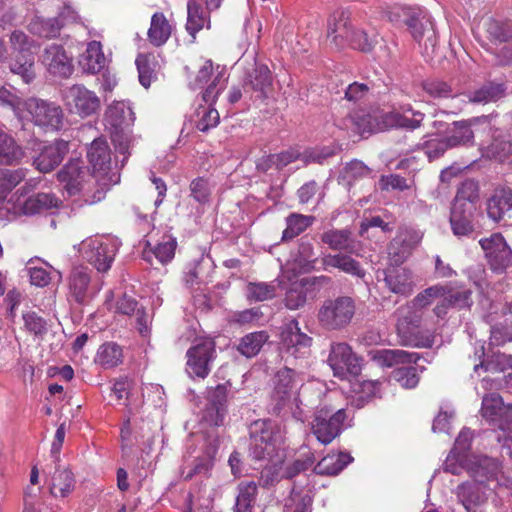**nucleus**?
Wrapping results in <instances>:
<instances>
[{
  "label": "nucleus",
  "instance_id": "obj_1",
  "mask_svg": "<svg viewBox=\"0 0 512 512\" xmlns=\"http://www.w3.org/2000/svg\"><path fill=\"white\" fill-rule=\"evenodd\" d=\"M57 176L70 196L79 194L87 204H95L105 196L104 189L92 181V175L80 159H71Z\"/></svg>",
  "mask_w": 512,
  "mask_h": 512
},
{
  "label": "nucleus",
  "instance_id": "obj_2",
  "mask_svg": "<svg viewBox=\"0 0 512 512\" xmlns=\"http://www.w3.org/2000/svg\"><path fill=\"white\" fill-rule=\"evenodd\" d=\"M134 121V112L125 101L113 102L105 111V127L110 133L116 150L124 155V159L129 154L131 142L130 127L134 124Z\"/></svg>",
  "mask_w": 512,
  "mask_h": 512
},
{
  "label": "nucleus",
  "instance_id": "obj_3",
  "mask_svg": "<svg viewBox=\"0 0 512 512\" xmlns=\"http://www.w3.org/2000/svg\"><path fill=\"white\" fill-rule=\"evenodd\" d=\"M348 419L347 409L332 401L317 406L311 421V432L323 445L330 444L343 431Z\"/></svg>",
  "mask_w": 512,
  "mask_h": 512
},
{
  "label": "nucleus",
  "instance_id": "obj_4",
  "mask_svg": "<svg viewBox=\"0 0 512 512\" xmlns=\"http://www.w3.org/2000/svg\"><path fill=\"white\" fill-rule=\"evenodd\" d=\"M250 456L255 460H271L278 456L283 435L280 426L271 420H257L250 428Z\"/></svg>",
  "mask_w": 512,
  "mask_h": 512
},
{
  "label": "nucleus",
  "instance_id": "obj_5",
  "mask_svg": "<svg viewBox=\"0 0 512 512\" xmlns=\"http://www.w3.org/2000/svg\"><path fill=\"white\" fill-rule=\"evenodd\" d=\"M66 300L70 305L83 306L98 294L101 289L98 281L93 279V272L86 266H75L66 281Z\"/></svg>",
  "mask_w": 512,
  "mask_h": 512
},
{
  "label": "nucleus",
  "instance_id": "obj_6",
  "mask_svg": "<svg viewBox=\"0 0 512 512\" xmlns=\"http://www.w3.org/2000/svg\"><path fill=\"white\" fill-rule=\"evenodd\" d=\"M355 310V303L348 296L326 299L318 309L317 320L326 330H341L350 324Z\"/></svg>",
  "mask_w": 512,
  "mask_h": 512
},
{
  "label": "nucleus",
  "instance_id": "obj_7",
  "mask_svg": "<svg viewBox=\"0 0 512 512\" xmlns=\"http://www.w3.org/2000/svg\"><path fill=\"white\" fill-rule=\"evenodd\" d=\"M24 112L27 113L25 117H29L35 125L45 130L58 131L63 125L62 108L55 103L30 98L24 102Z\"/></svg>",
  "mask_w": 512,
  "mask_h": 512
},
{
  "label": "nucleus",
  "instance_id": "obj_8",
  "mask_svg": "<svg viewBox=\"0 0 512 512\" xmlns=\"http://www.w3.org/2000/svg\"><path fill=\"white\" fill-rule=\"evenodd\" d=\"M302 383L303 379L293 369L285 367L277 372L272 395V412L274 414H280L291 404L292 400L298 406L296 394Z\"/></svg>",
  "mask_w": 512,
  "mask_h": 512
},
{
  "label": "nucleus",
  "instance_id": "obj_9",
  "mask_svg": "<svg viewBox=\"0 0 512 512\" xmlns=\"http://www.w3.org/2000/svg\"><path fill=\"white\" fill-rule=\"evenodd\" d=\"M186 372L191 378H206L216 357L215 343L211 339L197 341L186 353Z\"/></svg>",
  "mask_w": 512,
  "mask_h": 512
},
{
  "label": "nucleus",
  "instance_id": "obj_10",
  "mask_svg": "<svg viewBox=\"0 0 512 512\" xmlns=\"http://www.w3.org/2000/svg\"><path fill=\"white\" fill-rule=\"evenodd\" d=\"M79 253L97 271L106 272L114 260L115 248L107 239L90 237L80 243Z\"/></svg>",
  "mask_w": 512,
  "mask_h": 512
},
{
  "label": "nucleus",
  "instance_id": "obj_11",
  "mask_svg": "<svg viewBox=\"0 0 512 512\" xmlns=\"http://www.w3.org/2000/svg\"><path fill=\"white\" fill-rule=\"evenodd\" d=\"M327 363L335 377L346 379L361 371L360 359L345 342L332 343Z\"/></svg>",
  "mask_w": 512,
  "mask_h": 512
},
{
  "label": "nucleus",
  "instance_id": "obj_12",
  "mask_svg": "<svg viewBox=\"0 0 512 512\" xmlns=\"http://www.w3.org/2000/svg\"><path fill=\"white\" fill-rule=\"evenodd\" d=\"M484 256L490 268L497 273H503L512 265V249L500 233L479 240Z\"/></svg>",
  "mask_w": 512,
  "mask_h": 512
},
{
  "label": "nucleus",
  "instance_id": "obj_13",
  "mask_svg": "<svg viewBox=\"0 0 512 512\" xmlns=\"http://www.w3.org/2000/svg\"><path fill=\"white\" fill-rule=\"evenodd\" d=\"M63 100L70 112L82 118L95 114L100 108V99L95 92L79 84L65 89Z\"/></svg>",
  "mask_w": 512,
  "mask_h": 512
},
{
  "label": "nucleus",
  "instance_id": "obj_14",
  "mask_svg": "<svg viewBox=\"0 0 512 512\" xmlns=\"http://www.w3.org/2000/svg\"><path fill=\"white\" fill-rule=\"evenodd\" d=\"M482 417L493 427L505 432L512 425V404L505 405L496 393L483 396Z\"/></svg>",
  "mask_w": 512,
  "mask_h": 512
},
{
  "label": "nucleus",
  "instance_id": "obj_15",
  "mask_svg": "<svg viewBox=\"0 0 512 512\" xmlns=\"http://www.w3.org/2000/svg\"><path fill=\"white\" fill-rule=\"evenodd\" d=\"M211 78L212 80L208 84L202 96L206 103L215 102L220 92L225 89L226 78L224 77V73L222 71H218L214 75L212 61L206 60L199 68L195 78L189 83L192 89H200L203 88Z\"/></svg>",
  "mask_w": 512,
  "mask_h": 512
},
{
  "label": "nucleus",
  "instance_id": "obj_16",
  "mask_svg": "<svg viewBox=\"0 0 512 512\" xmlns=\"http://www.w3.org/2000/svg\"><path fill=\"white\" fill-rule=\"evenodd\" d=\"M408 26L413 39L423 46V54L431 56L437 44V35L433 21L430 17L415 13L404 20Z\"/></svg>",
  "mask_w": 512,
  "mask_h": 512
},
{
  "label": "nucleus",
  "instance_id": "obj_17",
  "mask_svg": "<svg viewBox=\"0 0 512 512\" xmlns=\"http://www.w3.org/2000/svg\"><path fill=\"white\" fill-rule=\"evenodd\" d=\"M455 495L466 512H484L488 500V488L482 481H466L456 487Z\"/></svg>",
  "mask_w": 512,
  "mask_h": 512
},
{
  "label": "nucleus",
  "instance_id": "obj_18",
  "mask_svg": "<svg viewBox=\"0 0 512 512\" xmlns=\"http://www.w3.org/2000/svg\"><path fill=\"white\" fill-rule=\"evenodd\" d=\"M41 61L54 76L68 78L73 72L72 58L67 55L62 45L50 44L45 47Z\"/></svg>",
  "mask_w": 512,
  "mask_h": 512
},
{
  "label": "nucleus",
  "instance_id": "obj_19",
  "mask_svg": "<svg viewBox=\"0 0 512 512\" xmlns=\"http://www.w3.org/2000/svg\"><path fill=\"white\" fill-rule=\"evenodd\" d=\"M208 403L203 411L202 419L210 426L223 424L226 415L227 389L218 385L208 392Z\"/></svg>",
  "mask_w": 512,
  "mask_h": 512
},
{
  "label": "nucleus",
  "instance_id": "obj_20",
  "mask_svg": "<svg viewBox=\"0 0 512 512\" xmlns=\"http://www.w3.org/2000/svg\"><path fill=\"white\" fill-rule=\"evenodd\" d=\"M281 341L287 352L297 357L298 354L307 353L312 338L301 331L296 320H291L282 330Z\"/></svg>",
  "mask_w": 512,
  "mask_h": 512
},
{
  "label": "nucleus",
  "instance_id": "obj_21",
  "mask_svg": "<svg viewBox=\"0 0 512 512\" xmlns=\"http://www.w3.org/2000/svg\"><path fill=\"white\" fill-rule=\"evenodd\" d=\"M475 212L476 207H473L472 205H468V207L451 205L449 223L452 233L456 237H468L474 232Z\"/></svg>",
  "mask_w": 512,
  "mask_h": 512
},
{
  "label": "nucleus",
  "instance_id": "obj_22",
  "mask_svg": "<svg viewBox=\"0 0 512 512\" xmlns=\"http://www.w3.org/2000/svg\"><path fill=\"white\" fill-rule=\"evenodd\" d=\"M67 152L68 142L57 140L41 148L40 153L33 160V165L40 172H50L62 162Z\"/></svg>",
  "mask_w": 512,
  "mask_h": 512
},
{
  "label": "nucleus",
  "instance_id": "obj_23",
  "mask_svg": "<svg viewBox=\"0 0 512 512\" xmlns=\"http://www.w3.org/2000/svg\"><path fill=\"white\" fill-rule=\"evenodd\" d=\"M479 123H488V117H474L468 120L453 122L446 136L450 147L455 148L458 146L472 145L474 141L472 127Z\"/></svg>",
  "mask_w": 512,
  "mask_h": 512
},
{
  "label": "nucleus",
  "instance_id": "obj_24",
  "mask_svg": "<svg viewBox=\"0 0 512 512\" xmlns=\"http://www.w3.org/2000/svg\"><path fill=\"white\" fill-rule=\"evenodd\" d=\"M385 283L388 289L399 295H410L415 287L413 273L406 267L393 266L385 270Z\"/></svg>",
  "mask_w": 512,
  "mask_h": 512
},
{
  "label": "nucleus",
  "instance_id": "obj_25",
  "mask_svg": "<svg viewBox=\"0 0 512 512\" xmlns=\"http://www.w3.org/2000/svg\"><path fill=\"white\" fill-rule=\"evenodd\" d=\"M174 29L173 20L166 17L163 12L157 11L151 17L147 40L153 47H162L168 42Z\"/></svg>",
  "mask_w": 512,
  "mask_h": 512
},
{
  "label": "nucleus",
  "instance_id": "obj_26",
  "mask_svg": "<svg viewBox=\"0 0 512 512\" xmlns=\"http://www.w3.org/2000/svg\"><path fill=\"white\" fill-rule=\"evenodd\" d=\"M500 465L497 460L487 456L466 457V471L477 481H490L499 473Z\"/></svg>",
  "mask_w": 512,
  "mask_h": 512
},
{
  "label": "nucleus",
  "instance_id": "obj_27",
  "mask_svg": "<svg viewBox=\"0 0 512 512\" xmlns=\"http://www.w3.org/2000/svg\"><path fill=\"white\" fill-rule=\"evenodd\" d=\"M245 87L256 93L257 98L267 99L273 91V78L269 68L264 64L256 65L247 75Z\"/></svg>",
  "mask_w": 512,
  "mask_h": 512
},
{
  "label": "nucleus",
  "instance_id": "obj_28",
  "mask_svg": "<svg viewBox=\"0 0 512 512\" xmlns=\"http://www.w3.org/2000/svg\"><path fill=\"white\" fill-rule=\"evenodd\" d=\"M316 278H301L293 281L285 293V306L290 310L302 308L311 294Z\"/></svg>",
  "mask_w": 512,
  "mask_h": 512
},
{
  "label": "nucleus",
  "instance_id": "obj_29",
  "mask_svg": "<svg viewBox=\"0 0 512 512\" xmlns=\"http://www.w3.org/2000/svg\"><path fill=\"white\" fill-rule=\"evenodd\" d=\"M512 210V188L498 187L487 201V214L490 219L499 222Z\"/></svg>",
  "mask_w": 512,
  "mask_h": 512
},
{
  "label": "nucleus",
  "instance_id": "obj_30",
  "mask_svg": "<svg viewBox=\"0 0 512 512\" xmlns=\"http://www.w3.org/2000/svg\"><path fill=\"white\" fill-rule=\"evenodd\" d=\"M350 16L346 12H341L328 22L327 36L337 47H342L348 42L351 35L355 33Z\"/></svg>",
  "mask_w": 512,
  "mask_h": 512
},
{
  "label": "nucleus",
  "instance_id": "obj_31",
  "mask_svg": "<svg viewBox=\"0 0 512 512\" xmlns=\"http://www.w3.org/2000/svg\"><path fill=\"white\" fill-rule=\"evenodd\" d=\"M87 159L94 173H105L111 166V150L104 138H96L87 149Z\"/></svg>",
  "mask_w": 512,
  "mask_h": 512
},
{
  "label": "nucleus",
  "instance_id": "obj_32",
  "mask_svg": "<svg viewBox=\"0 0 512 512\" xmlns=\"http://www.w3.org/2000/svg\"><path fill=\"white\" fill-rule=\"evenodd\" d=\"M418 239L411 233H402L396 236L388 246V255L391 262L402 264L411 255L418 244Z\"/></svg>",
  "mask_w": 512,
  "mask_h": 512
},
{
  "label": "nucleus",
  "instance_id": "obj_33",
  "mask_svg": "<svg viewBox=\"0 0 512 512\" xmlns=\"http://www.w3.org/2000/svg\"><path fill=\"white\" fill-rule=\"evenodd\" d=\"M336 125L341 129L352 131L356 134H370L376 130L375 120L373 117L363 111H356L340 121Z\"/></svg>",
  "mask_w": 512,
  "mask_h": 512
},
{
  "label": "nucleus",
  "instance_id": "obj_34",
  "mask_svg": "<svg viewBox=\"0 0 512 512\" xmlns=\"http://www.w3.org/2000/svg\"><path fill=\"white\" fill-rule=\"evenodd\" d=\"M106 64V58L102 52L100 42L91 41L88 43L85 52L81 55L79 65L82 70L89 74L99 73Z\"/></svg>",
  "mask_w": 512,
  "mask_h": 512
},
{
  "label": "nucleus",
  "instance_id": "obj_35",
  "mask_svg": "<svg viewBox=\"0 0 512 512\" xmlns=\"http://www.w3.org/2000/svg\"><path fill=\"white\" fill-rule=\"evenodd\" d=\"M64 15L61 13L55 18L35 17L29 23V31L43 38H54L60 34V30L64 26Z\"/></svg>",
  "mask_w": 512,
  "mask_h": 512
},
{
  "label": "nucleus",
  "instance_id": "obj_36",
  "mask_svg": "<svg viewBox=\"0 0 512 512\" xmlns=\"http://www.w3.org/2000/svg\"><path fill=\"white\" fill-rule=\"evenodd\" d=\"M321 263L324 270H327L329 267H333L338 268L344 273L360 278L364 277L365 275V272L360 266L359 262L348 255L327 254L322 258Z\"/></svg>",
  "mask_w": 512,
  "mask_h": 512
},
{
  "label": "nucleus",
  "instance_id": "obj_37",
  "mask_svg": "<svg viewBox=\"0 0 512 512\" xmlns=\"http://www.w3.org/2000/svg\"><path fill=\"white\" fill-rule=\"evenodd\" d=\"M352 461L353 457L345 452L328 454L316 464L314 471L319 475L335 476Z\"/></svg>",
  "mask_w": 512,
  "mask_h": 512
},
{
  "label": "nucleus",
  "instance_id": "obj_38",
  "mask_svg": "<svg viewBox=\"0 0 512 512\" xmlns=\"http://www.w3.org/2000/svg\"><path fill=\"white\" fill-rule=\"evenodd\" d=\"M435 335L428 329L407 330L406 324L400 325V341L405 346H412L417 348H431L434 344Z\"/></svg>",
  "mask_w": 512,
  "mask_h": 512
},
{
  "label": "nucleus",
  "instance_id": "obj_39",
  "mask_svg": "<svg viewBox=\"0 0 512 512\" xmlns=\"http://www.w3.org/2000/svg\"><path fill=\"white\" fill-rule=\"evenodd\" d=\"M321 241L332 250L352 253L355 250V241L348 229H331L321 235Z\"/></svg>",
  "mask_w": 512,
  "mask_h": 512
},
{
  "label": "nucleus",
  "instance_id": "obj_40",
  "mask_svg": "<svg viewBox=\"0 0 512 512\" xmlns=\"http://www.w3.org/2000/svg\"><path fill=\"white\" fill-rule=\"evenodd\" d=\"M258 493L257 483L242 481L237 486V495L233 512H252Z\"/></svg>",
  "mask_w": 512,
  "mask_h": 512
},
{
  "label": "nucleus",
  "instance_id": "obj_41",
  "mask_svg": "<svg viewBox=\"0 0 512 512\" xmlns=\"http://www.w3.org/2000/svg\"><path fill=\"white\" fill-rule=\"evenodd\" d=\"M61 201L51 193H37L25 200L22 211L25 215H33L44 211L56 209Z\"/></svg>",
  "mask_w": 512,
  "mask_h": 512
},
{
  "label": "nucleus",
  "instance_id": "obj_42",
  "mask_svg": "<svg viewBox=\"0 0 512 512\" xmlns=\"http://www.w3.org/2000/svg\"><path fill=\"white\" fill-rule=\"evenodd\" d=\"M420 356L418 353L407 352L405 350L400 349H384L377 351L374 356V359L378 361L379 364L392 367L398 364H410L417 363Z\"/></svg>",
  "mask_w": 512,
  "mask_h": 512
},
{
  "label": "nucleus",
  "instance_id": "obj_43",
  "mask_svg": "<svg viewBox=\"0 0 512 512\" xmlns=\"http://www.w3.org/2000/svg\"><path fill=\"white\" fill-rule=\"evenodd\" d=\"M209 15L196 0H188L187 3V32L195 37L205 26L209 27Z\"/></svg>",
  "mask_w": 512,
  "mask_h": 512
},
{
  "label": "nucleus",
  "instance_id": "obj_44",
  "mask_svg": "<svg viewBox=\"0 0 512 512\" xmlns=\"http://www.w3.org/2000/svg\"><path fill=\"white\" fill-rule=\"evenodd\" d=\"M15 53L9 63V69L19 75L25 83H30L35 78L34 55L32 52Z\"/></svg>",
  "mask_w": 512,
  "mask_h": 512
},
{
  "label": "nucleus",
  "instance_id": "obj_45",
  "mask_svg": "<svg viewBox=\"0 0 512 512\" xmlns=\"http://www.w3.org/2000/svg\"><path fill=\"white\" fill-rule=\"evenodd\" d=\"M506 88L503 84L489 82L470 92L467 97L469 102L486 104L495 102L505 95Z\"/></svg>",
  "mask_w": 512,
  "mask_h": 512
},
{
  "label": "nucleus",
  "instance_id": "obj_46",
  "mask_svg": "<svg viewBox=\"0 0 512 512\" xmlns=\"http://www.w3.org/2000/svg\"><path fill=\"white\" fill-rule=\"evenodd\" d=\"M479 199L480 188L478 182L473 179H466L459 185L451 205H461L464 207L472 205L476 207Z\"/></svg>",
  "mask_w": 512,
  "mask_h": 512
},
{
  "label": "nucleus",
  "instance_id": "obj_47",
  "mask_svg": "<svg viewBox=\"0 0 512 512\" xmlns=\"http://www.w3.org/2000/svg\"><path fill=\"white\" fill-rule=\"evenodd\" d=\"M314 221V216L291 213L286 217V229L283 231L282 240H292L309 228Z\"/></svg>",
  "mask_w": 512,
  "mask_h": 512
},
{
  "label": "nucleus",
  "instance_id": "obj_48",
  "mask_svg": "<svg viewBox=\"0 0 512 512\" xmlns=\"http://www.w3.org/2000/svg\"><path fill=\"white\" fill-rule=\"evenodd\" d=\"M412 118H408L404 114L393 111L383 116V123L388 128H405L414 130L421 126L424 114L421 112H412Z\"/></svg>",
  "mask_w": 512,
  "mask_h": 512
},
{
  "label": "nucleus",
  "instance_id": "obj_49",
  "mask_svg": "<svg viewBox=\"0 0 512 512\" xmlns=\"http://www.w3.org/2000/svg\"><path fill=\"white\" fill-rule=\"evenodd\" d=\"M123 360V351L122 348L114 343L107 342L102 344L96 354L95 361L103 368H113Z\"/></svg>",
  "mask_w": 512,
  "mask_h": 512
},
{
  "label": "nucleus",
  "instance_id": "obj_50",
  "mask_svg": "<svg viewBox=\"0 0 512 512\" xmlns=\"http://www.w3.org/2000/svg\"><path fill=\"white\" fill-rule=\"evenodd\" d=\"M269 336L265 331L252 332L241 338L237 350L245 357L252 358L256 356L263 345L267 342Z\"/></svg>",
  "mask_w": 512,
  "mask_h": 512
},
{
  "label": "nucleus",
  "instance_id": "obj_51",
  "mask_svg": "<svg viewBox=\"0 0 512 512\" xmlns=\"http://www.w3.org/2000/svg\"><path fill=\"white\" fill-rule=\"evenodd\" d=\"M381 383L373 380L357 381L353 384V403L357 407L364 406L371 399L376 397L380 391Z\"/></svg>",
  "mask_w": 512,
  "mask_h": 512
},
{
  "label": "nucleus",
  "instance_id": "obj_52",
  "mask_svg": "<svg viewBox=\"0 0 512 512\" xmlns=\"http://www.w3.org/2000/svg\"><path fill=\"white\" fill-rule=\"evenodd\" d=\"M483 156L505 162L512 156V142L508 137L498 136L493 139L484 151Z\"/></svg>",
  "mask_w": 512,
  "mask_h": 512
},
{
  "label": "nucleus",
  "instance_id": "obj_53",
  "mask_svg": "<svg viewBox=\"0 0 512 512\" xmlns=\"http://www.w3.org/2000/svg\"><path fill=\"white\" fill-rule=\"evenodd\" d=\"M216 452V447H209L202 456L195 459L192 467L183 469L184 478L189 480L195 475H207L213 467Z\"/></svg>",
  "mask_w": 512,
  "mask_h": 512
},
{
  "label": "nucleus",
  "instance_id": "obj_54",
  "mask_svg": "<svg viewBox=\"0 0 512 512\" xmlns=\"http://www.w3.org/2000/svg\"><path fill=\"white\" fill-rule=\"evenodd\" d=\"M22 155V150L14 139L0 130V163L12 164L18 161Z\"/></svg>",
  "mask_w": 512,
  "mask_h": 512
},
{
  "label": "nucleus",
  "instance_id": "obj_55",
  "mask_svg": "<svg viewBox=\"0 0 512 512\" xmlns=\"http://www.w3.org/2000/svg\"><path fill=\"white\" fill-rule=\"evenodd\" d=\"M73 474L66 469L56 470L52 477L50 491L56 497H66L74 489Z\"/></svg>",
  "mask_w": 512,
  "mask_h": 512
},
{
  "label": "nucleus",
  "instance_id": "obj_56",
  "mask_svg": "<svg viewBox=\"0 0 512 512\" xmlns=\"http://www.w3.org/2000/svg\"><path fill=\"white\" fill-rule=\"evenodd\" d=\"M318 261L314 251L313 244L305 239H301L298 245V251L295 257V262L301 270L309 272L315 268Z\"/></svg>",
  "mask_w": 512,
  "mask_h": 512
},
{
  "label": "nucleus",
  "instance_id": "obj_57",
  "mask_svg": "<svg viewBox=\"0 0 512 512\" xmlns=\"http://www.w3.org/2000/svg\"><path fill=\"white\" fill-rule=\"evenodd\" d=\"M276 295V285L266 282H249L246 286V297L249 301H266Z\"/></svg>",
  "mask_w": 512,
  "mask_h": 512
},
{
  "label": "nucleus",
  "instance_id": "obj_58",
  "mask_svg": "<svg viewBox=\"0 0 512 512\" xmlns=\"http://www.w3.org/2000/svg\"><path fill=\"white\" fill-rule=\"evenodd\" d=\"M276 457L277 459L275 461H273V458L269 460V464H267L261 471L259 483L263 487L272 486L285 478L283 475L282 458L279 455Z\"/></svg>",
  "mask_w": 512,
  "mask_h": 512
},
{
  "label": "nucleus",
  "instance_id": "obj_59",
  "mask_svg": "<svg viewBox=\"0 0 512 512\" xmlns=\"http://www.w3.org/2000/svg\"><path fill=\"white\" fill-rule=\"evenodd\" d=\"M512 367V357L502 353H494L487 359H483L480 364L474 366V371L478 372L479 369L492 373L503 372Z\"/></svg>",
  "mask_w": 512,
  "mask_h": 512
},
{
  "label": "nucleus",
  "instance_id": "obj_60",
  "mask_svg": "<svg viewBox=\"0 0 512 512\" xmlns=\"http://www.w3.org/2000/svg\"><path fill=\"white\" fill-rule=\"evenodd\" d=\"M417 306H413V302L399 307L395 314L397 316V334L400 337V325L406 324L407 330L416 329L421 322V315L417 313Z\"/></svg>",
  "mask_w": 512,
  "mask_h": 512
},
{
  "label": "nucleus",
  "instance_id": "obj_61",
  "mask_svg": "<svg viewBox=\"0 0 512 512\" xmlns=\"http://www.w3.org/2000/svg\"><path fill=\"white\" fill-rule=\"evenodd\" d=\"M154 56L152 54H139L136 58V66L139 74V81L142 86L148 88L155 79Z\"/></svg>",
  "mask_w": 512,
  "mask_h": 512
},
{
  "label": "nucleus",
  "instance_id": "obj_62",
  "mask_svg": "<svg viewBox=\"0 0 512 512\" xmlns=\"http://www.w3.org/2000/svg\"><path fill=\"white\" fill-rule=\"evenodd\" d=\"M177 241L171 235H163L161 240L151 249V252L162 264L170 262L175 255Z\"/></svg>",
  "mask_w": 512,
  "mask_h": 512
},
{
  "label": "nucleus",
  "instance_id": "obj_63",
  "mask_svg": "<svg viewBox=\"0 0 512 512\" xmlns=\"http://www.w3.org/2000/svg\"><path fill=\"white\" fill-rule=\"evenodd\" d=\"M190 196L199 204H207L213 190V185L209 179L198 177L190 183Z\"/></svg>",
  "mask_w": 512,
  "mask_h": 512
},
{
  "label": "nucleus",
  "instance_id": "obj_64",
  "mask_svg": "<svg viewBox=\"0 0 512 512\" xmlns=\"http://www.w3.org/2000/svg\"><path fill=\"white\" fill-rule=\"evenodd\" d=\"M448 293V285H433L426 288L413 299V306L424 308L430 305L435 299L442 298Z\"/></svg>",
  "mask_w": 512,
  "mask_h": 512
}]
</instances>
